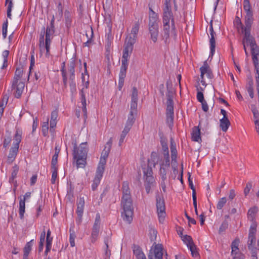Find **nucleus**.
Here are the masks:
<instances>
[{
	"mask_svg": "<svg viewBox=\"0 0 259 259\" xmlns=\"http://www.w3.org/2000/svg\"><path fill=\"white\" fill-rule=\"evenodd\" d=\"M122 193L121 205L123 208V211L121 213V216L124 221L130 224L133 221L134 208L133 207V200L127 182H123Z\"/></svg>",
	"mask_w": 259,
	"mask_h": 259,
	"instance_id": "obj_1",
	"label": "nucleus"
},
{
	"mask_svg": "<svg viewBox=\"0 0 259 259\" xmlns=\"http://www.w3.org/2000/svg\"><path fill=\"white\" fill-rule=\"evenodd\" d=\"M166 96L167 98L166 109V122L168 124L169 126H170L173 124L174 118L173 92L168 90Z\"/></svg>",
	"mask_w": 259,
	"mask_h": 259,
	"instance_id": "obj_2",
	"label": "nucleus"
},
{
	"mask_svg": "<svg viewBox=\"0 0 259 259\" xmlns=\"http://www.w3.org/2000/svg\"><path fill=\"white\" fill-rule=\"evenodd\" d=\"M143 172L144 181V186L147 194L150 193L151 187L153 184L155 183V180L153 176V170L151 165H148L143 167Z\"/></svg>",
	"mask_w": 259,
	"mask_h": 259,
	"instance_id": "obj_3",
	"label": "nucleus"
},
{
	"mask_svg": "<svg viewBox=\"0 0 259 259\" xmlns=\"http://www.w3.org/2000/svg\"><path fill=\"white\" fill-rule=\"evenodd\" d=\"M234 25L237 30V31L243 35V37H245L246 35H251V31L252 24H250V26H247L246 23V17L244 18V25H243L239 17L236 16L234 21Z\"/></svg>",
	"mask_w": 259,
	"mask_h": 259,
	"instance_id": "obj_4",
	"label": "nucleus"
},
{
	"mask_svg": "<svg viewBox=\"0 0 259 259\" xmlns=\"http://www.w3.org/2000/svg\"><path fill=\"white\" fill-rule=\"evenodd\" d=\"M162 15V26L170 25L174 17L171 12L170 0H165Z\"/></svg>",
	"mask_w": 259,
	"mask_h": 259,
	"instance_id": "obj_5",
	"label": "nucleus"
},
{
	"mask_svg": "<svg viewBox=\"0 0 259 259\" xmlns=\"http://www.w3.org/2000/svg\"><path fill=\"white\" fill-rule=\"evenodd\" d=\"M157 213L158 216L159 222L163 223L166 215L165 205L163 197L159 194L156 196Z\"/></svg>",
	"mask_w": 259,
	"mask_h": 259,
	"instance_id": "obj_6",
	"label": "nucleus"
},
{
	"mask_svg": "<svg viewBox=\"0 0 259 259\" xmlns=\"http://www.w3.org/2000/svg\"><path fill=\"white\" fill-rule=\"evenodd\" d=\"M170 34L175 37L177 35L175 20H172L171 23H170V25L162 26V35L163 39H164L165 40H167L169 38Z\"/></svg>",
	"mask_w": 259,
	"mask_h": 259,
	"instance_id": "obj_7",
	"label": "nucleus"
},
{
	"mask_svg": "<svg viewBox=\"0 0 259 259\" xmlns=\"http://www.w3.org/2000/svg\"><path fill=\"white\" fill-rule=\"evenodd\" d=\"M100 215L99 213H97L96 215V218L91 236V241L92 243L95 242L98 239L100 228Z\"/></svg>",
	"mask_w": 259,
	"mask_h": 259,
	"instance_id": "obj_8",
	"label": "nucleus"
},
{
	"mask_svg": "<svg viewBox=\"0 0 259 259\" xmlns=\"http://www.w3.org/2000/svg\"><path fill=\"white\" fill-rule=\"evenodd\" d=\"M87 152L88 148L86 143H82L78 147L75 145L73 152V158L87 157Z\"/></svg>",
	"mask_w": 259,
	"mask_h": 259,
	"instance_id": "obj_9",
	"label": "nucleus"
},
{
	"mask_svg": "<svg viewBox=\"0 0 259 259\" xmlns=\"http://www.w3.org/2000/svg\"><path fill=\"white\" fill-rule=\"evenodd\" d=\"M243 9L246 12V23L247 26H250V24H253L254 18L253 12L251 10L249 0L243 1Z\"/></svg>",
	"mask_w": 259,
	"mask_h": 259,
	"instance_id": "obj_10",
	"label": "nucleus"
},
{
	"mask_svg": "<svg viewBox=\"0 0 259 259\" xmlns=\"http://www.w3.org/2000/svg\"><path fill=\"white\" fill-rule=\"evenodd\" d=\"M31 195L30 192H27L23 197L21 196L19 197L20 199L19 204V214L21 220L24 219V214L25 212V202L28 200Z\"/></svg>",
	"mask_w": 259,
	"mask_h": 259,
	"instance_id": "obj_11",
	"label": "nucleus"
},
{
	"mask_svg": "<svg viewBox=\"0 0 259 259\" xmlns=\"http://www.w3.org/2000/svg\"><path fill=\"white\" fill-rule=\"evenodd\" d=\"M25 87L24 82L23 81H12L11 89L14 91L13 94L15 98H20L22 95Z\"/></svg>",
	"mask_w": 259,
	"mask_h": 259,
	"instance_id": "obj_12",
	"label": "nucleus"
},
{
	"mask_svg": "<svg viewBox=\"0 0 259 259\" xmlns=\"http://www.w3.org/2000/svg\"><path fill=\"white\" fill-rule=\"evenodd\" d=\"M209 45H210V54L209 57L212 58L215 53V36L216 34L214 31L212 24H210L209 26Z\"/></svg>",
	"mask_w": 259,
	"mask_h": 259,
	"instance_id": "obj_13",
	"label": "nucleus"
},
{
	"mask_svg": "<svg viewBox=\"0 0 259 259\" xmlns=\"http://www.w3.org/2000/svg\"><path fill=\"white\" fill-rule=\"evenodd\" d=\"M245 89L250 98L253 99L254 97V82L252 77L250 75H248L247 77Z\"/></svg>",
	"mask_w": 259,
	"mask_h": 259,
	"instance_id": "obj_14",
	"label": "nucleus"
},
{
	"mask_svg": "<svg viewBox=\"0 0 259 259\" xmlns=\"http://www.w3.org/2000/svg\"><path fill=\"white\" fill-rule=\"evenodd\" d=\"M163 159V156L158 152L153 151L151 153L150 158L148 160V163L150 165L155 167L156 164L161 163Z\"/></svg>",
	"mask_w": 259,
	"mask_h": 259,
	"instance_id": "obj_15",
	"label": "nucleus"
},
{
	"mask_svg": "<svg viewBox=\"0 0 259 259\" xmlns=\"http://www.w3.org/2000/svg\"><path fill=\"white\" fill-rule=\"evenodd\" d=\"M148 26H158L159 17L151 8H149Z\"/></svg>",
	"mask_w": 259,
	"mask_h": 259,
	"instance_id": "obj_16",
	"label": "nucleus"
},
{
	"mask_svg": "<svg viewBox=\"0 0 259 259\" xmlns=\"http://www.w3.org/2000/svg\"><path fill=\"white\" fill-rule=\"evenodd\" d=\"M200 70L201 72V79H203L205 74H206L207 77L208 78H212L213 77L212 72L207 64L206 61L204 62L203 65L200 67Z\"/></svg>",
	"mask_w": 259,
	"mask_h": 259,
	"instance_id": "obj_17",
	"label": "nucleus"
},
{
	"mask_svg": "<svg viewBox=\"0 0 259 259\" xmlns=\"http://www.w3.org/2000/svg\"><path fill=\"white\" fill-rule=\"evenodd\" d=\"M133 47L131 45L125 46L123 51V55L122 57V63H128V60L131 54L132 53Z\"/></svg>",
	"mask_w": 259,
	"mask_h": 259,
	"instance_id": "obj_18",
	"label": "nucleus"
},
{
	"mask_svg": "<svg viewBox=\"0 0 259 259\" xmlns=\"http://www.w3.org/2000/svg\"><path fill=\"white\" fill-rule=\"evenodd\" d=\"M148 30L150 34V38L153 42L157 41L159 35V26H148Z\"/></svg>",
	"mask_w": 259,
	"mask_h": 259,
	"instance_id": "obj_19",
	"label": "nucleus"
},
{
	"mask_svg": "<svg viewBox=\"0 0 259 259\" xmlns=\"http://www.w3.org/2000/svg\"><path fill=\"white\" fill-rule=\"evenodd\" d=\"M138 92L136 87H133L132 89V94L131 95L132 100L131 103V108L137 109V102L138 100Z\"/></svg>",
	"mask_w": 259,
	"mask_h": 259,
	"instance_id": "obj_20",
	"label": "nucleus"
},
{
	"mask_svg": "<svg viewBox=\"0 0 259 259\" xmlns=\"http://www.w3.org/2000/svg\"><path fill=\"white\" fill-rule=\"evenodd\" d=\"M258 212L257 207L254 206L249 208L247 213V217L248 220L252 223H256V214Z\"/></svg>",
	"mask_w": 259,
	"mask_h": 259,
	"instance_id": "obj_21",
	"label": "nucleus"
},
{
	"mask_svg": "<svg viewBox=\"0 0 259 259\" xmlns=\"http://www.w3.org/2000/svg\"><path fill=\"white\" fill-rule=\"evenodd\" d=\"M15 128L16 132L14 137L13 146L19 147V144L22 140V130L17 126Z\"/></svg>",
	"mask_w": 259,
	"mask_h": 259,
	"instance_id": "obj_22",
	"label": "nucleus"
},
{
	"mask_svg": "<svg viewBox=\"0 0 259 259\" xmlns=\"http://www.w3.org/2000/svg\"><path fill=\"white\" fill-rule=\"evenodd\" d=\"M240 240L238 238H235L231 243V255H241L242 253L240 252L238 248Z\"/></svg>",
	"mask_w": 259,
	"mask_h": 259,
	"instance_id": "obj_23",
	"label": "nucleus"
},
{
	"mask_svg": "<svg viewBox=\"0 0 259 259\" xmlns=\"http://www.w3.org/2000/svg\"><path fill=\"white\" fill-rule=\"evenodd\" d=\"M137 114V109H134L130 108V112L128 115L127 120L126 122V125L132 127L135 121V117Z\"/></svg>",
	"mask_w": 259,
	"mask_h": 259,
	"instance_id": "obj_24",
	"label": "nucleus"
},
{
	"mask_svg": "<svg viewBox=\"0 0 259 259\" xmlns=\"http://www.w3.org/2000/svg\"><path fill=\"white\" fill-rule=\"evenodd\" d=\"M153 253L155 259H162L163 257V247L160 244H156L153 249Z\"/></svg>",
	"mask_w": 259,
	"mask_h": 259,
	"instance_id": "obj_25",
	"label": "nucleus"
},
{
	"mask_svg": "<svg viewBox=\"0 0 259 259\" xmlns=\"http://www.w3.org/2000/svg\"><path fill=\"white\" fill-rule=\"evenodd\" d=\"M192 139L195 142H201V138L200 137V129L199 126H194L192 128Z\"/></svg>",
	"mask_w": 259,
	"mask_h": 259,
	"instance_id": "obj_26",
	"label": "nucleus"
},
{
	"mask_svg": "<svg viewBox=\"0 0 259 259\" xmlns=\"http://www.w3.org/2000/svg\"><path fill=\"white\" fill-rule=\"evenodd\" d=\"M75 59L72 58L70 62L69 66L68 67V72L69 73V79L74 80L75 78Z\"/></svg>",
	"mask_w": 259,
	"mask_h": 259,
	"instance_id": "obj_27",
	"label": "nucleus"
},
{
	"mask_svg": "<svg viewBox=\"0 0 259 259\" xmlns=\"http://www.w3.org/2000/svg\"><path fill=\"white\" fill-rule=\"evenodd\" d=\"M58 116V113L57 110H55L52 112L50 120V132H53V128L56 127Z\"/></svg>",
	"mask_w": 259,
	"mask_h": 259,
	"instance_id": "obj_28",
	"label": "nucleus"
},
{
	"mask_svg": "<svg viewBox=\"0 0 259 259\" xmlns=\"http://www.w3.org/2000/svg\"><path fill=\"white\" fill-rule=\"evenodd\" d=\"M107 158V157H105L104 156L101 155L96 172L103 174Z\"/></svg>",
	"mask_w": 259,
	"mask_h": 259,
	"instance_id": "obj_29",
	"label": "nucleus"
},
{
	"mask_svg": "<svg viewBox=\"0 0 259 259\" xmlns=\"http://www.w3.org/2000/svg\"><path fill=\"white\" fill-rule=\"evenodd\" d=\"M77 209L76 213L83 214L84 207V199L82 197H79L77 200Z\"/></svg>",
	"mask_w": 259,
	"mask_h": 259,
	"instance_id": "obj_30",
	"label": "nucleus"
},
{
	"mask_svg": "<svg viewBox=\"0 0 259 259\" xmlns=\"http://www.w3.org/2000/svg\"><path fill=\"white\" fill-rule=\"evenodd\" d=\"M33 240H30L28 242L23 248V259H28V255L32 249Z\"/></svg>",
	"mask_w": 259,
	"mask_h": 259,
	"instance_id": "obj_31",
	"label": "nucleus"
},
{
	"mask_svg": "<svg viewBox=\"0 0 259 259\" xmlns=\"http://www.w3.org/2000/svg\"><path fill=\"white\" fill-rule=\"evenodd\" d=\"M19 147L13 146L10 149L9 155L8 156V160L12 162L15 159L18 152Z\"/></svg>",
	"mask_w": 259,
	"mask_h": 259,
	"instance_id": "obj_32",
	"label": "nucleus"
},
{
	"mask_svg": "<svg viewBox=\"0 0 259 259\" xmlns=\"http://www.w3.org/2000/svg\"><path fill=\"white\" fill-rule=\"evenodd\" d=\"M102 177L103 174L99 173L97 172H96V176L92 185V189L93 191H95L97 189L98 185L100 183V181Z\"/></svg>",
	"mask_w": 259,
	"mask_h": 259,
	"instance_id": "obj_33",
	"label": "nucleus"
},
{
	"mask_svg": "<svg viewBox=\"0 0 259 259\" xmlns=\"http://www.w3.org/2000/svg\"><path fill=\"white\" fill-rule=\"evenodd\" d=\"M62 76L63 78V85L64 88H67V76L65 67V62H63L61 65V70Z\"/></svg>",
	"mask_w": 259,
	"mask_h": 259,
	"instance_id": "obj_34",
	"label": "nucleus"
},
{
	"mask_svg": "<svg viewBox=\"0 0 259 259\" xmlns=\"http://www.w3.org/2000/svg\"><path fill=\"white\" fill-rule=\"evenodd\" d=\"M112 144V139L110 138L109 141L107 142L103 149L101 155L104 156L105 157H108L109 154L110 152Z\"/></svg>",
	"mask_w": 259,
	"mask_h": 259,
	"instance_id": "obj_35",
	"label": "nucleus"
},
{
	"mask_svg": "<svg viewBox=\"0 0 259 259\" xmlns=\"http://www.w3.org/2000/svg\"><path fill=\"white\" fill-rule=\"evenodd\" d=\"M51 40H45V45H44V49L41 50L39 49L40 54L42 55V53L46 51L45 56L46 58H49L51 55L50 53V46H51Z\"/></svg>",
	"mask_w": 259,
	"mask_h": 259,
	"instance_id": "obj_36",
	"label": "nucleus"
},
{
	"mask_svg": "<svg viewBox=\"0 0 259 259\" xmlns=\"http://www.w3.org/2000/svg\"><path fill=\"white\" fill-rule=\"evenodd\" d=\"M220 127L223 132H226L230 125V122L228 117L223 118L220 120Z\"/></svg>",
	"mask_w": 259,
	"mask_h": 259,
	"instance_id": "obj_37",
	"label": "nucleus"
},
{
	"mask_svg": "<svg viewBox=\"0 0 259 259\" xmlns=\"http://www.w3.org/2000/svg\"><path fill=\"white\" fill-rule=\"evenodd\" d=\"M55 33V27L48 26L45 32V40H51V37Z\"/></svg>",
	"mask_w": 259,
	"mask_h": 259,
	"instance_id": "obj_38",
	"label": "nucleus"
},
{
	"mask_svg": "<svg viewBox=\"0 0 259 259\" xmlns=\"http://www.w3.org/2000/svg\"><path fill=\"white\" fill-rule=\"evenodd\" d=\"M80 100H81V103L82 106V112L84 113V115L87 116V109L86 108V100L85 97V95L83 93V90H81L80 92Z\"/></svg>",
	"mask_w": 259,
	"mask_h": 259,
	"instance_id": "obj_39",
	"label": "nucleus"
},
{
	"mask_svg": "<svg viewBox=\"0 0 259 259\" xmlns=\"http://www.w3.org/2000/svg\"><path fill=\"white\" fill-rule=\"evenodd\" d=\"M170 151L172 160H174L177 157V150L176 149V144L172 139H171L170 140Z\"/></svg>",
	"mask_w": 259,
	"mask_h": 259,
	"instance_id": "obj_40",
	"label": "nucleus"
},
{
	"mask_svg": "<svg viewBox=\"0 0 259 259\" xmlns=\"http://www.w3.org/2000/svg\"><path fill=\"white\" fill-rule=\"evenodd\" d=\"M23 70L22 68H17L15 71V75L13 80L15 82L16 81H20L23 75Z\"/></svg>",
	"mask_w": 259,
	"mask_h": 259,
	"instance_id": "obj_41",
	"label": "nucleus"
},
{
	"mask_svg": "<svg viewBox=\"0 0 259 259\" xmlns=\"http://www.w3.org/2000/svg\"><path fill=\"white\" fill-rule=\"evenodd\" d=\"M45 34V27H43L39 38V49H40L41 50L44 49V47L45 45L44 38Z\"/></svg>",
	"mask_w": 259,
	"mask_h": 259,
	"instance_id": "obj_42",
	"label": "nucleus"
},
{
	"mask_svg": "<svg viewBox=\"0 0 259 259\" xmlns=\"http://www.w3.org/2000/svg\"><path fill=\"white\" fill-rule=\"evenodd\" d=\"M182 240L186 243L188 247H190L193 246V244H195L193 242L192 237L190 236L185 235L181 236Z\"/></svg>",
	"mask_w": 259,
	"mask_h": 259,
	"instance_id": "obj_43",
	"label": "nucleus"
},
{
	"mask_svg": "<svg viewBox=\"0 0 259 259\" xmlns=\"http://www.w3.org/2000/svg\"><path fill=\"white\" fill-rule=\"evenodd\" d=\"M256 237L253 236H248V241H247V246L248 248L250 250H253L254 247V244L255 243Z\"/></svg>",
	"mask_w": 259,
	"mask_h": 259,
	"instance_id": "obj_44",
	"label": "nucleus"
},
{
	"mask_svg": "<svg viewBox=\"0 0 259 259\" xmlns=\"http://www.w3.org/2000/svg\"><path fill=\"white\" fill-rule=\"evenodd\" d=\"M65 24L67 27L69 28L71 24L72 19L70 12L66 10L64 12Z\"/></svg>",
	"mask_w": 259,
	"mask_h": 259,
	"instance_id": "obj_45",
	"label": "nucleus"
},
{
	"mask_svg": "<svg viewBox=\"0 0 259 259\" xmlns=\"http://www.w3.org/2000/svg\"><path fill=\"white\" fill-rule=\"evenodd\" d=\"M170 165V160L169 155H163V159L161 163H160V166H163L164 167H168Z\"/></svg>",
	"mask_w": 259,
	"mask_h": 259,
	"instance_id": "obj_46",
	"label": "nucleus"
},
{
	"mask_svg": "<svg viewBox=\"0 0 259 259\" xmlns=\"http://www.w3.org/2000/svg\"><path fill=\"white\" fill-rule=\"evenodd\" d=\"M227 199L226 197H223L220 198L217 204V208L219 210L222 209L227 203Z\"/></svg>",
	"mask_w": 259,
	"mask_h": 259,
	"instance_id": "obj_47",
	"label": "nucleus"
},
{
	"mask_svg": "<svg viewBox=\"0 0 259 259\" xmlns=\"http://www.w3.org/2000/svg\"><path fill=\"white\" fill-rule=\"evenodd\" d=\"M256 227H257V223H252L250 225L248 236H253L255 237V234L256 232Z\"/></svg>",
	"mask_w": 259,
	"mask_h": 259,
	"instance_id": "obj_48",
	"label": "nucleus"
},
{
	"mask_svg": "<svg viewBox=\"0 0 259 259\" xmlns=\"http://www.w3.org/2000/svg\"><path fill=\"white\" fill-rule=\"evenodd\" d=\"M41 132L44 136H46L48 133L49 130V118H47V120L45 122H44L42 124L41 126Z\"/></svg>",
	"mask_w": 259,
	"mask_h": 259,
	"instance_id": "obj_49",
	"label": "nucleus"
},
{
	"mask_svg": "<svg viewBox=\"0 0 259 259\" xmlns=\"http://www.w3.org/2000/svg\"><path fill=\"white\" fill-rule=\"evenodd\" d=\"M87 157H77L73 158L76 161V164L78 167H83L85 166L86 163Z\"/></svg>",
	"mask_w": 259,
	"mask_h": 259,
	"instance_id": "obj_50",
	"label": "nucleus"
},
{
	"mask_svg": "<svg viewBox=\"0 0 259 259\" xmlns=\"http://www.w3.org/2000/svg\"><path fill=\"white\" fill-rule=\"evenodd\" d=\"M59 151H57V149H56V151L55 154L53 155L51 162V167L52 168H57L56 166L58 160V154Z\"/></svg>",
	"mask_w": 259,
	"mask_h": 259,
	"instance_id": "obj_51",
	"label": "nucleus"
},
{
	"mask_svg": "<svg viewBox=\"0 0 259 259\" xmlns=\"http://www.w3.org/2000/svg\"><path fill=\"white\" fill-rule=\"evenodd\" d=\"M136 38L137 37H135L134 36L132 35V34H130V35L127 37L125 45L130 46L131 45V47H133V45L136 42Z\"/></svg>",
	"mask_w": 259,
	"mask_h": 259,
	"instance_id": "obj_52",
	"label": "nucleus"
},
{
	"mask_svg": "<svg viewBox=\"0 0 259 259\" xmlns=\"http://www.w3.org/2000/svg\"><path fill=\"white\" fill-rule=\"evenodd\" d=\"M189 248L191 252V254L193 257L196 258H198L199 257V254L196 250V247L195 244H193V246H190Z\"/></svg>",
	"mask_w": 259,
	"mask_h": 259,
	"instance_id": "obj_53",
	"label": "nucleus"
},
{
	"mask_svg": "<svg viewBox=\"0 0 259 259\" xmlns=\"http://www.w3.org/2000/svg\"><path fill=\"white\" fill-rule=\"evenodd\" d=\"M166 167L163 166H160L159 174L161 176L162 181H165V180L166 179V170L165 169Z\"/></svg>",
	"mask_w": 259,
	"mask_h": 259,
	"instance_id": "obj_54",
	"label": "nucleus"
},
{
	"mask_svg": "<svg viewBox=\"0 0 259 259\" xmlns=\"http://www.w3.org/2000/svg\"><path fill=\"white\" fill-rule=\"evenodd\" d=\"M76 237L75 234L73 231L71 232V229H70V237L69 242L71 247L75 246V238Z\"/></svg>",
	"mask_w": 259,
	"mask_h": 259,
	"instance_id": "obj_55",
	"label": "nucleus"
},
{
	"mask_svg": "<svg viewBox=\"0 0 259 259\" xmlns=\"http://www.w3.org/2000/svg\"><path fill=\"white\" fill-rule=\"evenodd\" d=\"M139 24L138 23H136L133 26V27L132 29L131 34H132V35L134 36L135 37H137V35L139 32Z\"/></svg>",
	"mask_w": 259,
	"mask_h": 259,
	"instance_id": "obj_56",
	"label": "nucleus"
},
{
	"mask_svg": "<svg viewBox=\"0 0 259 259\" xmlns=\"http://www.w3.org/2000/svg\"><path fill=\"white\" fill-rule=\"evenodd\" d=\"M163 150V155H169L168 147L167 143L164 141H161Z\"/></svg>",
	"mask_w": 259,
	"mask_h": 259,
	"instance_id": "obj_57",
	"label": "nucleus"
},
{
	"mask_svg": "<svg viewBox=\"0 0 259 259\" xmlns=\"http://www.w3.org/2000/svg\"><path fill=\"white\" fill-rule=\"evenodd\" d=\"M19 171V167L17 165L15 164L12 168V171L11 174V179L14 180L17 175Z\"/></svg>",
	"mask_w": 259,
	"mask_h": 259,
	"instance_id": "obj_58",
	"label": "nucleus"
},
{
	"mask_svg": "<svg viewBox=\"0 0 259 259\" xmlns=\"http://www.w3.org/2000/svg\"><path fill=\"white\" fill-rule=\"evenodd\" d=\"M7 5H8L7 11V17L9 19H11V17H12L11 12H12V8H13L12 1H9V3H8Z\"/></svg>",
	"mask_w": 259,
	"mask_h": 259,
	"instance_id": "obj_59",
	"label": "nucleus"
},
{
	"mask_svg": "<svg viewBox=\"0 0 259 259\" xmlns=\"http://www.w3.org/2000/svg\"><path fill=\"white\" fill-rule=\"evenodd\" d=\"M228 223L226 221H224L222 223L221 226L220 227L219 232L220 234L221 233L225 231V230L228 228Z\"/></svg>",
	"mask_w": 259,
	"mask_h": 259,
	"instance_id": "obj_60",
	"label": "nucleus"
},
{
	"mask_svg": "<svg viewBox=\"0 0 259 259\" xmlns=\"http://www.w3.org/2000/svg\"><path fill=\"white\" fill-rule=\"evenodd\" d=\"M53 169L52 178H51V183L52 184H55L56 182V178L57 177V168H52Z\"/></svg>",
	"mask_w": 259,
	"mask_h": 259,
	"instance_id": "obj_61",
	"label": "nucleus"
},
{
	"mask_svg": "<svg viewBox=\"0 0 259 259\" xmlns=\"http://www.w3.org/2000/svg\"><path fill=\"white\" fill-rule=\"evenodd\" d=\"M133 251L134 254L136 255V258L144 254L143 252L141 250V248L139 246L135 247Z\"/></svg>",
	"mask_w": 259,
	"mask_h": 259,
	"instance_id": "obj_62",
	"label": "nucleus"
},
{
	"mask_svg": "<svg viewBox=\"0 0 259 259\" xmlns=\"http://www.w3.org/2000/svg\"><path fill=\"white\" fill-rule=\"evenodd\" d=\"M128 63H125L121 62V65L120 70V73H126V70L128 67Z\"/></svg>",
	"mask_w": 259,
	"mask_h": 259,
	"instance_id": "obj_63",
	"label": "nucleus"
},
{
	"mask_svg": "<svg viewBox=\"0 0 259 259\" xmlns=\"http://www.w3.org/2000/svg\"><path fill=\"white\" fill-rule=\"evenodd\" d=\"M252 188V183L251 182H248L246 184V187L244 190V193L245 196H246L249 193L250 189Z\"/></svg>",
	"mask_w": 259,
	"mask_h": 259,
	"instance_id": "obj_64",
	"label": "nucleus"
}]
</instances>
